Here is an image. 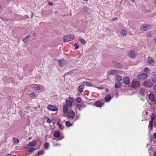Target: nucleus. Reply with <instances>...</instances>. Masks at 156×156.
<instances>
[{
  "label": "nucleus",
  "instance_id": "f257e3e1",
  "mask_svg": "<svg viewBox=\"0 0 156 156\" xmlns=\"http://www.w3.org/2000/svg\"><path fill=\"white\" fill-rule=\"evenodd\" d=\"M156 119V117L155 114L154 113L152 114L151 119V120L149 121L148 125V129L150 131H151L153 129V122L155 121Z\"/></svg>",
  "mask_w": 156,
  "mask_h": 156
},
{
  "label": "nucleus",
  "instance_id": "f03ea898",
  "mask_svg": "<svg viewBox=\"0 0 156 156\" xmlns=\"http://www.w3.org/2000/svg\"><path fill=\"white\" fill-rule=\"evenodd\" d=\"M74 38V36L73 34L65 36L63 37V41L64 42H68L73 40Z\"/></svg>",
  "mask_w": 156,
  "mask_h": 156
},
{
  "label": "nucleus",
  "instance_id": "7ed1b4c3",
  "mask_svg": "<svg viewBox=\"0 0 156 156\" xmlns=\"http://www.w3.org/2000/svg\"><path fill=\"white\" fill-rule=\"evenodd\" d=\"M144 85L146 87H150L153 86V84L151 80H147L144 82Z\"/></svg>",
  "mask_w": 156,
  "mask_h": 156
},
{
  "label": "nucleus",
  "instance_id": "20e7f679",
  "mask_svg": "<svg viewBox=\"0 0 156 156\" xmlns=\"http://www.w3.org/2000/svg\"><path fill=\"white\" fill-rule=\"evenodd\" d=\"M131 84L132 87L134 88H138L140 85V82L135 80H133Z\"/></svg>",
  "mask_w": 156,
  "mask_h": 156
},
{
  "label": "nucleus",
  "instance_id": "39448f33",
  "mask_svg": "<svg viewBox=\"0 0 156 156\" xmlns=\"http://www.w3.org/2000/svg\"><path fill=\"white\" fill-rule=\"evenodd\" d=\"M147 74L146 73H141L137 75V77L139 79L143 80L147 78Z\"/></svg>",
  "mask_w": 156,
  "mask_h": 156
},
{
  "label": "nucleus",
  "instance_id": "423d86ee",
  "mask_svg": "<svg viewBox=\"0 0 156 156\" xmlns=\"http://www.w3.org/2000/svg\"><path fill=\"white\" fill-rule=\"evenodd\" d=\"M151 26L149 25H144L140 28V30L142 31H146L151 29Z\"/></svg>",
  "mask_w": 156,
  "mask_h": 156
},
{
  "label": "nucleus",
  "instance_id": "0eeeda50",
  "mask_svg": "<svg viewBox=\"0 0 156 156\" xmlns=\"http://www.w3.org/2000/svg\"><path fill=\"white\" fill-rule=\"evenodd\" d=\"M75 115L74 112L70 110L68 112L67 114V115L69 118L73 119L74 118Z\"/></svg>",
  "mask_w": 156,
  "mask_h": 156
},
{
  "label": "nucleus",
  "instance_id": "6e6552de",
  "mask_svg": "<svg viewBox=\"0 0 156 156\" xmlns=\"http://www.w3.org/2000/svg\"><path fill=\"white\" fill-rule=\"evenodd\" d=\"M47 108L48 110L51 111H56L58 110V109L56 107L51 105H48Z\"/></svg>",
  "mask_w": 156,
  "mask_h": 156
},
{
  "label": "nucleus",
  "instance_id": "1a4fd4ad",
  "mask_svg": "<svg viewBox=\"0 0 156 156\" xmlns=\"http://www.w3.org/2000/svg\"><path fill=\"white\" fill-rule=\"evenodd\" d=\"M128 55L130 57L134 58L136 56V54L134 51H132L128 52Z\"/></svg>",
  "mask_w": 156,
  "mask_h": 156
},
{
  "label": "nucleus",
  "instance_id": "9d476101",
  "mask_svg": "<svg viewBox=\"0 0 156 156\" xmlns=\"http://www.w3.org/2000/svg\"><path fill=\"white\" fill-rule=\"evenodd\" d=\"M122 81L123 83L126 85H128L130 83L129 79L128 77L124 78L122 80Z\"/></svg>",
  "mask_w": 156,
  "mask_h": 156
},
{
  "label": "nucleus",
  "instance_id": "9b49d317",
  "mask_svg": "<svg viewBox=\"0 0 156 156\" xmlns=\"http://www.w3.org/2000/svg\"><path fill=\"white\" fill-rule=\"evenodd\" d=\"M59 65L61 67H63V66L66 64V62L63 59L58 60Z\"/></svg>",
  "mask_w": 156,
  "mask_h": 156
},
{
  "label": "nucleus",
  "instance_id": "f8f14e48",
  "mask_svg": "<svg viewBox=\"0 0 156 156\" xmlns=\"http://www.w3.org/2000/svg\"><path fill=\"white\" fill-rule=\"evenodd\" d=\"M120 71L115 70H112L109 71V74L110 75H114L116 73H119Z\"/></svg>",
  "mask_w": 156,
  "mask_h": 156
},
{
  "label": "nucleus",
  "instance_id": "ddd939ff",
  "mask_svg": "<svg viewBox=\"0 0 156 156\" xmlns=\"http://www.w3.org/2000/svg\"><path fill=\"white\" fill-rule=\"evenodd\" d=\"M112 98L109 94L105 96V100L106 102H109L111 99Z\"/></svg>",
  "mask_w": 156,
  "mask_h": 156
},
{
  "label": "nucleus",
  "instance_id": "4468645a",
  "mask_svg": "<svg viewBox=\"0 0 156 156\" xmlns=\"http://www.w3.org/2000/svg\"><path fill=\"white\" fill-rule=\"evenodd\" d=\"M148 98L151 102H153L155 100V97L153 94H150L149 95Z\"/></svg>",
  "mask_w": 156,
  "mask_h": 156
},
{
  "label": "nucleus",
  "instance_id": "2eb2a0df",
  "mask_svg": "<svg viewBox=\"0 0 156 156\" xmlns=\"http://www.w3.org/2000/svg\"><path fill=\"white\" fill-rule=\"evenodd\" d=\"M85 85L83 83V84L80 85L79 87L78 90L81 93L83 90V88L84 87Z\"/></svg>",
  "mask_w": 156,
  "mask_h": 156
},
{
  "label": "nucleus",
  "instance_id": "dca6fc26",
  "mask_svg": "<svg viewBox=\"0 0 156 156\" xmlns=\"http://www.w3.org/2000/svg\"><path fill=\"white\" fill-rule=\"evenodd\" d=\"M68 106L66 105H64L63 110L64 114H66L67 113L68 110Z\"/></svg>",
  "mask_w": 156,
  "mask_h": 156
},
{
  "label": "nucleus",
  "instance_id": "f3484780",
  "mask_svg": "<svg viewBox=\"0 0 156 156\" xmlns=\"http://www.w3.org/2000/svg\"><path fill=\"white\" fill-rule=\"evenodd\" d=\"M60 135V133L58 131H55L54 132L53 134V136L56 138H59Z\"/></svg>",
  "mask_w": 156,
  "mask_h": 156
},
{
  "label": "nucleus",
  "instance_id": "a211bd4d",
  "mask_svg": "<svg viewBox=\"0 0 156 156\" xmlns=\"http://www.w3.org/2000/svg\"><path fill=\"white\" fill-rule=\"evenodd\" d=\"M113 64L116 67H119L120 68H121L122 66V64L117 62H114Z\"/></svg>",
  "mask_w": 156,
  "mask_h": 156
},
{
  "label": "nucleus",
  "instance_id": "6ab92c4d",
  "mask_svg": "<svg viewBox=\"0 0 156 156\" xmlns=\"http://www.w3.org/2000/svg\"><path fill=\"white\" fill-rule=\"evenodd\" d=\"M95 104V106L98 107L102 106L103 105L102 103L99 101L96 102Z\"/></svg>",
  "mask_w": 156,
  "mask_h": 156
},
{
  "label": "nucleus",
  "instance_id": "aec40b11",
  "mask_svg": "<svg viewBox=\"0 0 156 156\" xmlns=\"http://www.w3.org/2000/svg\"><path fill=\"white\" fill-rule=\"evenodd\" d=\"M35 149L33 147H31L30 148L28 147L26 149L27 151L30 152H32L34 151Z\"/></svg>",
  "mask_w": 156,
  "mask_h": 156
},
{
  "label": "nucleus",
  "instance_id": "412c9836",
  "mask_svg": "<svg viewBox=\"0 0 156 156\" xmlns=\"http://www.w3.org/2000/svg\"><path fill=\"white\" fill-rule=\"evenodd\" d=\"M32 87L35 90H39L41 88V87L37 85H33V86Z\"/></svg>",
  "mask_w": 156,
  "mask_h": 156
},
{
  "label": "nucleus",
  "instance_id": "4be33fe9",
  "mask_svg": "<svg viewBox=\"0 0 156 156\" xmlns=\"http://www.w3.org/2000/svg\"><path fill=\"white\" fill-rule=\"evenodd\" d=\"M36 141L34 140L32 142H30L28 144V146H34L36 144Z\"/></svg>",
  "mask_w": 156,
  "mask_h": 156
},
{
  "label": "nucleus",
  "instance_id": "5701e85b",
  "mask_svg": "<svg viewBox=\"0 0 156 156\" xmlns=\"http://www.w3.org/2000/svg\"><path fill=\"white\" fill-rule=\"evenodd\" d=\"M66 105H68V106L69 107L71 106L72 105V102L71 101L67 100L66 101Z\"/></svg>",
  "mask_w": 156,
  "mask_h": 156
},
{
  "label": "nucleus",
  "instance_id": "b1692460",
  "mask_svg": "<svg viewBox=\"0 0 156 156\" xmlns=\"http://www.w3.org/2000/svg\"><path fill=\"white\" fill-rule=\"evenodd\" d=\"M44 151L43 150L39 151L38 152L37 154H36V156H39L40 155H42L44 154Z\"/></svg>",
  "mask_w": 156,
  "mask_h": 156
},
{
  "label": "nucleus",
  "instance_id": "393cba45",
  "mask_svg": "<svg viewBox=\"0 0 156 156\" xmlns=\"http://www.w3.org/2000/svg\"><path fill=\"white\" fill-rule=\"evenodd\" d=\"M121 86V84L119 82H118L115 85V88H119Z\"/></svg>",
  "mask_w": 156,
  "mask_h": 156
},
{
  "label": "nucleus",
  "instance_id": "a878e982",
  "mask_svg": "<svg viewBox=\"0 0 156 156\" xmlns=\"http://www.w3.org/2000/svg\"><path fill=\"white\" fill-rule=\"evenodd\" d=\"M147 59L148 62L149 64L152 63L154 62L153 60L152 59V58L150 57H149Z\"/></svg>",
  "mask_w": 156,
  "mask_h": 156
},
{
  "label": "nucleus",
  "instance_id": "bb28decb",
  "mask_svg": "<svg viewBox=\"0 0 156 156\" xmlns=\"http://www.w3.org/2000/svg\"><path fill=\"white\" fill-rule=\"evenodd\" d=\"M115 79L118 81H120L122 80V77L121 76L117 75L115 76Z\"/></svg>",
  "mask_w": 156,
  "mask_h": 156
},
{
  "label": "nucleus",
  "instance_id": "cd10ccee",
  "mask_svg": "<svg viewBox=\"0 0 156 156\" xmlns=\"http://www.w3.org/2000/svg\"><path fill=\"white\" fill-rule=\"evenodd\" d=\"M79 40L84 45L86 43V42L85 41V40L82 38H79Z\"/></svg>",
  "mask_w": 156,
  "mask_h": 156
},
{
  "label": "nucleus",
  "instance_id": "c85d7f7f",
  "mask_svg": "<svg viewBox=\"0 0 156 156\" xmlns=\"http://www.w3.org/2000/svg\"><path fill=\"white\" fill-rule=\"evenodd\" d=\"M83 83L86 84V85L87 86H92V84L91 83H90V82H83Z\"/></svg>",
  "mask_w": 156,
  "mask_h": 156
},
{
  "label": "nucleus",
  "instance_id": "c756f323",
  "mask_svg": "<svg viewBox=\"0 0 156 156\" xmlns=\"http://www.w3.org/2000/svg\"><path fill=\"white\" fill-rule=\"evenodd\" d=\"M66 125L67 127H69L72 125V124H71L70 122L69 121H66Z\"/></svg>",
  "mask_w": 156,
  "mask_h": 156
},
{
  "label": "nucleus",
  "instance_id": "7c9ffc66",
  "mask_svg": "<svg viewBox=\"0 0 156 156\" xmlns=\"http://www.w3.org/2000/svg\"><path fill=\"white\" fill-rule=\"evenodd\" d=\"M57 124L58 125L59 128H60L61 129H63V127L62 126V124L60 123V122L59 121H58Z\"/></svg>",
  "mask_w": 156,
  "mask_h": 156
},
{
  "label": "nucleus",
  "instance_id": "2f4dec72",
  "mask_svg": "<svg viewBox=\"0 0 156 156\" xmlns=\"http://www.w3.org/2000/svg\"><path fill=\"white\" fill-rule=\"evenodd\" d=\"M49 144L47 143H45L44 144V148L45 149H47L49 147Z\"/></svg>",
  "mask_w": 156,
  "mask_h": 156
},
{
  "label": "nucleus",
  "instance_id": "473e14b6",
  "mask_svg": "<svg viewBox=\"0 0 156 156\" xmlns=\"http://www.w3.org/2000/svg\"><path fill=\"white\" fill-rule=\"evenodd\" d=\"M13 140L16 144H18L19 142V140L16 137H14L13 139Z\"/></svg>",
  "mask_w": 156,
  "mask_h": 156
},
{
  "label": "nucleus",
  "instance_id": "72a5a7b5",
  "mask_svg": "<svg viewBox=\"0 0 156 156\" xmlns=\"http://www.w3.org/2000/svg\"><path fill=\"white\" fill-rule=\"evenodd\" d=\"M77 102L79 103H80L81 101V98L80 97H78L76 100Z\"/></svg>",
  "mask_w": 156,
  "mask_h": 156
},
{
  "label": "nucleus",
  "instance_id": "f704fd0d",
  "mask_svg": "<svg viewBox=\"0 0 156 156\" xmlns=\"http://www.w3.org/2000/svg\"><path fill=\"white\" fill-rule=\"evenodd\" d=\"M121 34L122 35H125L126 34V31L125 30L123 29L122 30Z\"/></svg>",
  "mask_w": 156,
  "mask_h": 156
},
{
  "label": "nucleus",
  "instance_id": "c9c22d12",
  "mask_svg": "<svg viewBox=\"0 0 156 156\" xmlns=\"http://www.w3.org/2000/svg\"><path fill=\"white\" fill-rule=\"evenodd\" d=\"M35 94L34 93H30L29 94V96L31 97H33L35 96Z\"/></svg>",
  "mask_w": 156,
  "mask_h": 156
},
{
  "label": "nucleus",
  "instance_id": "e433bc0d",
  "mask_svg": "<svg viewBox=\"0 0 156 156\" xmlns=\"http://www.w3.org/2000/svg\"><path fill=\"white\" fill-rule=\"evenodd\" d=\"M152 83H156V77L152 78L151 79Z\"/></svg>",
  "mask_w": 156,
  "mask_h": 156
},
{
  "label": "nucleus",
  "instance_id": "4c0bfd02",
  "mask_svg": "<svg viewBox=\"0 0 156 156\" xmlns=\"http://www.w3.org/2000/svg\"><path fill=\"white\" fill-rule=\"evenodd\" d=\"M74 46L75 47V49L77 50L79 46L77 43H75Z\"/></svg>",
  "mask_w": 156,
  "mask_h": 156
},
{
  "label": "nucleus",
  "instance_id": "58836bf2",
  "mask_svg": "<svg viewBox=\"0 0 156 156\" xmlns=\"http://www.w3.org/2000/svg\"><path fill=\"white\" fill-rule=\"evenodd\" d=\"M28 40V38L26 37H24V38L22 40V41L23 42H26Z\"/></svg>",
  "mask_w": 156,
  "mask_h": 156
},
{
  "label": "nucleus",
  "instance_id": "ea45409f",
  "mask_svg": "<svg viewBox=\"0 0 156 156\" xmlns=\"http://www.w3.org/2000/svg\"><path fill=\"white\" fill-rule=\"evenodd\" d=\"M77 108L79 110L81 111V108L80 107L79 105H77Z\"/></svg>",
  "mask_w": 156,
  "mask_h": 156
},
{
  "label": "nucleus",
  "instance_id": "a19ab883",
  "mask_svg": "<svg viewBox=\"0 0 156 156\" xmlns=\"http://www.w3.org/2000/svg\"><path fill=\"white\" fill-rule=\"evenodd\" d=\"M80 107H81V108H84L85 106L83 104H82L81 105H79Z\"/></svg>",
  "mask_w": 156,
  "mask_h": 156
},
{
  "label": "nucleus",
  "instance_id": "79ce46f5",
  "mask_svg": "<svg viewBox=\"0 0 156 156\" xmlns=\"http://www.w3.org/2000/svg\"><path fill=\"white\" fill-rule=\"evenodd\" d=\"M151 35H152L150 33H148L147 34V36L148 37H151Z\"/></svg>",
  "mask_w": 156,
  "mask_h": 156
},
{
  "label": "nucleus",
  "instance_id": "37998d69",
  "mask_svg": "<svg viewBox=\"0 0 156 156\" xmlns=\"http://www.w3.org/2000/svg\"><path fill=\"white\" fill-rule=\"evenodd\" d=\"M47 122L48 123H49L51 122V121L50 119H48L47 120Z\"/></svg>",
  "mask_w": 156,
  "mask_h": 156
},
{
  "label": "nucleus",
  "instance_id": "c03bdc74",
  "mask_svg": "<svg viewBox=\"0 0 156 156\" xmlns=\"http://www.w3.org/2000/svg\"><path fill=\"white\" fill-rule=\"evenodd\" d=\"M26 37L28 39L29 38H30L31 37V36L30 34H29L27 35Z\"/></svg>",
  "mask_w": 156,
  "mask_h": 156
},
{
  "label": "nucleus",
  "instance_id": "a18cd8bd",
  "mask_svg": "<svg viewBox=\"0 0 156 156\" xmlns=\"http://www.w3.org/2000/svg\"><path fill=\"white\" fill-rule=\"evenodd\" d=\"M148 69V68L147 67H146L144 69V70L145 72H146Z\"/></svg>",
  "mask_w": 156,
  "mask_h": 156
},
{
  "label": "nucleus",
  "instance_id": "49530a36",
  "mask_svg": "<svg viewBox=\"0 0 156 156\" xmlns=\"http://www.w3.org/2000/svg\"><path fill=\"white\" fill-rule=\"evenodd\" d=\"M153 126L154 127L156 128V121L154 122L153 124Z\"/></svg>",
  "mask_w": 156,
  "mask_h": 156
},
{
  "label": "nucleus",
  "instance_id": "de8ad7c7",
  "mask_svg": "<svg viewBox=\"0 0 156 156\" xmlns=\"http://www.w3.org/2000/svg\"><path fill=\"white\" fill-rule=\"evenodd\" d=\"M83 9L84 11L87 12L88 10V9L87 8L85 7L83 8Z\"/></svg>",
  "mask_w": 156,
  "mask_h": 156
},
{
  "label": "nucleus",
  "instance_id": "09e8293b",
  "mask_svg": "<svg viewBox=\"0 0 156 156\" xmlns=\"http://www.w3.org/2000/svg\"><path fill=\"white\" fill-rule=\"evenodd\" d=\"M48 5H53V3L52 2H48Z\"/></svg>",
  "mask_w": 156,
  "mask_h": 156
},
{
  "label": "nucleus",
  "instance_id": "8fccbe9b",
  "mask_svg": "<svg viewBox=\"0 0 156 156\" xmlns=\"http://www.w3.org/2000/svg\"><path fill=\"white\" fill-rule=\"evenodd\" d=\"M117 17H114L112 20L113 21H115L117 20Z\"/></svg>",
  "mask_w": 156,
  "mask_h": 156
},
{
  "label": "nucleus",
  "instance_id": "3c124183",
  "mask_svg": "<svg viewBox=\"0 0 156 156\" xmlns=\"http://www.w3.org/2000/svg\"><path fill=\"white\" fill-rule=\"evenodd\" d=\"M97 88L99 89H102L103 88V87H98Z\"/></svg>",
  "mask_w": 156,
  "mask_h": 156
},
{
  "label": "nucleus",
  "instance_id": "603ef678",
  "mask_svg": "<svg viewBox=\"0 0 156 156\" xmlns=\"http://www.w3.org/2000/svg\"><path fill=\"white\" fill-rule=\"evenodd\" d=\"M153 136L156 139V133H154V134Z\"/></svg>",
  "mask_w": 156,
  "mask_h": 156
},
{
  "label": "nucleus",
  "instance_id": "864d4df0",
  "mask_svg": "<svg viewBox=\"0 0 156 156\" xmlns=\"http://www.w3.org/2000/svg\"><path fill=\"white\" fill-rule=\"evenodd\" d=\"M153 89L155 90H156V85H155L154 86V87Z\"/></svg>",
  "mask_w": 156,
  "mask_h": 156
},
{
  "label": "nucleus",
  "instance_id": "5fc2aeb1",
  "mask_svg": "<svg viewBox=\"0 0 156 156\" xmlns=\"http://www.w3.org/2000/svg\"><path fill=\"white\" fill-rule=\"evenodd\" d=\"M54 145L55 146H60V145L59 144H54Z\"/></svg>",
  "mask_w": 156,
  "mask_h": 156
},
{
  "label": "nucleus",
  "instance_id": "6e6d98bb",
  "mask_svg": "<svg viewBox=\"0 0 156 156\" xmlns=\"http://www.w3.org/2000/svg\"><path fill=\"white\" fill-rule=\"evenodd\" d=\"M154 156H156V151L154 152Z\"/></svg>",
  "mask_w": 156,
  "mask_h": 156
},
{
  "label": "nucleus",
  "instance_id": "4d7b16f0",
  "mask_svg": "<svg viewBox=\"0 0 156 156\" xmlns=\"http://www.w3.org/2000/svg\"><path fill=\"white\" fill-rule=\"evenodd\" d=\"M154 41L156 43V37L154 38Z\"/></svg>",
  "mask_w": 156,
  "mask_h": 156
},
{
  "label": "nucleus",
  "instance_id": "13d9d810",
  "mask_svg": "<svg viewBox=\"0 0 156 156\" xmlns=\"http://www.w3.org/2000/svg\"><path fill=\"white\" fill-rule=\"evenodd\" d=\"M58 12L57 11H55V14H56L57 12Z\"/></svg>",
  "mask_w": 156,
  "mask_h": 156
},
{
  "label": "nucleus",
  "instance_id": "bf43d9fd",
  "mask_svg": "<svg viewBox=\"0 0 156 156\" xmlns=\"http://www.w3.org/2000/svg\"><path fill=\"white\" fill-rule=\"evenodd\" d=\"M6 156H11V155L8 154Z\"/></svg>",
  "mask_w": 156,
  "mask_h": 156
},
{
  "label": "nucleus",
  "instance_id": "052dcab7",
  "mask_svg": "<svg viewBox=\"0 0 156 156\" xmlns=\"http://www.w3.org/2000/svg\"><path fill=\"white\" fill-rule=\"evenodd\" d=\"M106 92H108L109 90L108 89H106Z\"/></svg>",
  "mask_w": 156,
  "mask_h": 156
},
{
  "label": "nucleus",
  "instance_id": "680f3d73",
  "mask_svg": "<svg viewBox=\"0 0 156 156\" xmlns=\"http://www.w3.org/2000/svg\"><path fill=\"white\" fill-rule=\"evenodd\" d=\"M35 33L33 34V36H35Z\"/></svg>",
  "mask_w": 156,
  "mask_h": 156
},
{
  "label": "nucleus",
  "instance_id": "e2e57ef3",
  "mask_svg": "<svg viewBox=\"0 0 156 156\" xmlns=\"http://www.w3.org/2000/svg\"><path fill=\"white\" fill-rule=\"evenodd\" d=\"M154 3H155V5H156V0H155V1Z\"/></svg>",
  "mask_w": 156,
  "mask_h": 156
},
{
  "label": "nucleus",
  "instance_id": "0e129e2a",
  "mask_svg": "<svg viewBox=\"0 0 156 156\" xmlns=\"http://www.w3.org/2000/svg\"><path fill=\"white\" fill-rule=\"evenodd\" d=\"M146 114H147L148 113V112H145Z\"/></svg>",
  "mask_w": 156,
  "mask_h": 156
},
{
  "label": "nucleus",
  "instance_id": "69168bd1",
  "mask_svg": "<svg viewBox=\"0 0 156 156\" xmlns=\"http://www.w3.org/2000/svg\"><path fill=\"white\" fill-rule=\"evenodd\" d=\"M43 23V22H41V23H41V24H42V23Z\"/></svg>",
  "mask_w": 156,
  "mask_h": 156
},
{
  "label": "nucleus",
  "instance_id": "338daca9",
  "mask_svg": "<svg viewBox=\"0 0 156 156\" xmlns=\"http://www.w3.org/2000/svg\"><path fill=\"white\" fill-rule=\"evenodd\" d=\"M84 1H87L88 0H83Z\"/></svg>",
  "mask_w": 156,
  "mask_h": 156
},
{
  "label": "nucleus",
  "instance_id": "774afa93",
  "mask_svg": "<svg viewBox=\"0 0 156 156\" xmlns=\"http://www.w3.org/2000/svg\"><path fill=\"white\" fill-rule=\"evenodd\" d=\"M7 0V2H9V0Z\"/></svg>",
  "mask_w": 156,
  "mask_h": 156
}]
</instances>
